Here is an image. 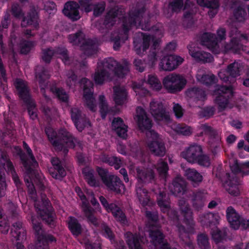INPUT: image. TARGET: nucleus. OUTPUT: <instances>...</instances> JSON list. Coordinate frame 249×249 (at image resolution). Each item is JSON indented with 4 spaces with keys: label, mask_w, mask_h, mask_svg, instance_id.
Segmentation results:
<instances>
[{
    "label": "nucleus",
    "mask_w": 249,
    "mask_h": 249,
    "mask_svg": "<svg viewBox=\"0 0 249 249\" xmlns=\"http://www.w3.org/2000/svg\"><path fill=\"white\" fill-rule=\"evenodd\" d=\"M146 8L144 6L141 7H137L131 10L128 17L125 16V11L121 8H114L109 10L106 15L103 24L107 28L112 27L116 22V18L119 17L122 18V27L123 32V39L124 41L128 38V33L131 27L136 26L138 23L141 24L143 16L145 12Z\"/></svg>",
    "instance_id": "1"
},
{
    "label": "nucleus",
    "mask_w": 249,
    "mask_h": 249,
    "mask_svg": "<svg viewBox=\"0 0 249 249\" xmlns=\"http://www.w3.org/2000/svg\"><path fill=\"white\" fill-rule=\"evenodd\" d=\"M151 42H152V45L148 55V60L149 63L153 65L160 57L158 52L160 39L147 33L139 32L134 38L133 45L136 53L140 56H142L149 49Z\"/></svg>",
    "instance_id": "2"
},
{
    "label": "nucleus",
    "mask_w": 249,
    "mask_h": 249,
    "mask_svg": "<svg viewBox=\"0 0 249 249\" xmlns=\"http://www.w3.org/2000/svg\"><path fill=\"white\" fill-rule=\"evenodd\" d=\"M45 132L49 142L54 149L58 151H62L66 156L69 148H74L75 147L76 139L72 135L65 129L60 131L59 138L56 131L50 127H46Z\"/></svg>",
    "instance_id": "3"
},
{
    "label": "nucleus",
    "mask_w": 249,
    "mask_h": 249,
    "mask_svg": "<svg viewBox=\"0 0 249 249\" xmlns=\"http://www.w3.org/2000/svg\"><path fill=\"white\" fill-rule=\"evenodd\" d=\"M138 183L136 185V192L140 203L143 207L149 205L150 196L148 191L143 187V183L151 182L155 179V172L149 168L137 167L136 169Z\"/></svg>",
    "instance_id": "4"
},
{
    "label": "nucleus",
    "mask_w": 249,
    "mask_h": 249,
    "mask_svg": "<svg viewBox=\"0 0 249 249\" xmlns=\"http://www.w3.org/2000/svg\"><path fill=\"white\" fill-rule=\"evenodd\" d=\"M181 214L183 216L184 223L188 226L186 229L181 224H178L177 228L180 233H193L194 231L195 221L193 216V212L188 203L184 200L180 199L178 201Z\"/></svg>",
    "instance_id": "5"
},
{
    "label": "nucleus",
    "mask_w": 249,
    "mask_h": 249,
    "mask_svg": "<svg viewBox=\"0 0 249 249\" xmlns=\"http://www.w3.org/2000/svg\"><path fill=\"white\" fill-rule=\"evenodd\" d=\"M213 94L216 96L214 101L218 109L223 111L228 105L229 99L233 96L232 87L217 85L213 91Z\"/></svg>",
    "instance_id": "6"
},
{
    "label": "nucleus",
    "mask_w": 249,
    "mask_h": 249,
    "mask_svg": "<svg viewBox=\"0 0 249 249\" xmlns=\"http://www.w3.org/2000/svg\"><path fill=\"white\" fill-rule=\"evenodd\" d=\"M13 218L18 220L12 223V228L10 233L12 236L17 241L16 247L17 249H24V246L21 244L26 238V231L23 226L22 222L19 220V215L16 211H12Z\"/></svg>",
    "instance_id": "7"
},
{
    "label": "nucleus",
    "mask_w": 249,
    "mask_h": 249,
    "mask_svg": "<svg viewBox=\"0 0 249 249\" xmlns=\"http://www.w3.org/2000/svg\"><path fill=\"white\" fill-rule=\"evenodd\" d=\"M146 135L149 137L147 146L151 153L156 156L163 157L166 153V148L159 134L154 130H150Z\"/></svg>",
    "instance_id": "8"
},
{
    "label": "nucleus",
    "mask_w": 249,
    "mask_h": 249,
    "mask_svg": "<svg viewBox=\"0 0 249 249\" xmlns=\"http://www.w3.org/2000/svg\"><path fill=\"white\" fill-rule=\"evenodd\" d=\"M186 80L183 76L173 73L166 76L162 81L164 87L171 93L180 91L186 85Z\"/></svg>",
    "instance_id": "9"
},
{
    "label": "nucleus",
    "mask_w": 249,
    "mask_h": 249,
    "mask_svg": "<svg viewBox=\"0 0 249 249\" xmlns=\"http://www.w3.org/2000/svg\"><path fill=\"white\" fill-rule=\"evenodd\" d=\"M150 111L156 122H162L165 124L171 123L169 112L161 101L153 100L150 103Z\"/></svg>",
    "instance_id": "10"
},
{
    "label": "nucleus",
    "mask_w": 249,
    "mask_h": 249,
    "mask_svg": "<svg viewBox=\"0 0 249 249\" xmlns=\"http://www.w3.org/2000/svg\"><path fill=\"white\" fill-rule=\"evenodd\" d=\"M32 223L37 241V243L35 247L45 246V248L48 249V245L56 243V239L53 235L42 232V225L40 222L32 218Z\"/></svg>",
    "instance_id": "11"
},
{
    "label": "nucleus",
    "mask_w": 249,
    "mask_h": 249,
    "mask_svg": "<svg viewBox=\"0 0 249 249\" xmlns=\"http://www.w3.org/2000/svg\"><path fill=\"white\" fill-rule=\"evenodd\" d=\"M42 202L41 206L35 205L37 213L42 220L52 228L55 226V224L50 201L48 198H43L42 199Z\"/></svg>",
    "instance_id": "12"
},
{
    "label": "nucleus",
    "mask_w": 249,
    "mask_h": 249,
    "mask_svg": "<svg viewBox=\"0 0 249 249\" xmlns=\"http://www.w3.org/2000/svg\"><path fill=\"white\" fill-rule=\"evenodd\" d=\"M81 83L84 84L83 97L85 100L87 107L90 110L94 112L96 110L95 99L93 96V84L86 78L81 79Z\"/></svg>",
    "instance_id": "13"
},
{
    "label": "nucleus",
    "mask_w": 249,
    "mask_h": 249,
    "mask_svg": "<svg viewBox=\"0 0 249 249\" xmlns=\"http://www.w3.org/2000/svg\"><path fill=\"white\" fill-rule=\"evenodd\" d=\"M71 119L79 132H82L88 125L91 126L89 119L77 107H72L70 111Z\"/></svg>",
    "instance_id": "14"
},
{
    "label": "nucleus",
    "mask_w": 249,
    "mask_h": 249,
    "mask_svg": "<svg viewBox=\"0 0 249 249\" xmlns=\"http://www.w3.org/2000/svg\"><path fill=\"white\" fill-rule=\"evenodd\" d=\"M14 86L16 94L25 105L33 101L30 89L23 80L20 78L16 79L14 82Z\"/></svg>",
    "instance_id": "15"
},
{
    "label": "nucleus",
    "mask_w": 249,
    "mask_h": 249,
    "mask_svg": "<svg viewBox=\"0 0 249 249\" xmlns=\"http://www.w3.org/2000/svg\"><path fill=\"white\" fill-rule=\"evenodd\" d=\"M183 59L178 55L164 56L159 63L160 69L165 71H171L176 69L183 61Z\"/></svg>",
    "instance_id": "16"
},
{
    "label": "nucleus",
    "mask_w": 249,
    "mask_h": 249,
    "mask_svg": "<svg viewBox=\"0 0 249 249\" xmlns=\"http://www.w3.org/2000/svg\"><path fill=\"white\" fill-rule=\"evenodd\" d=\"M157 202L163 213L169 215V213L171 212L173 214V218H178L177 212L171 210L170 198L168 193L163 191H160L157 197Z\"/></svg>",
    "instance_id": "17"
},
{
    "label": "nucleus",
    "mask_w": 249,
    "mask_h": 249,
    "mask_svg": "<svg viewBox=\"0 0 249 249\" xmlns=\"http://www.w3.org/2000/svg\"><path fill=\"white\" fill-rule=\"evenodd\" d=\"M200 129L202 131L200 136L204 134L209 138L210 142L212 143V146L215 148L219 147L221 144V137L217 131L209 125L207 124H201Z\"/></svg>",
    "instance_id": "18"
},
{
    "label": "nucleus",
    "mask_w": 249,
    "mask_h": 249,
    "mask_svg": "<svg viewBox=\"0 0 249 249\" xmlns=\"http://www.w3.org/2000/svg\"><path fill=\"white\" fill-rule=\"evenodd\" d=\"M137 123L139 129L142 131H150L152 126V120L148 117L145 110L141 107L136 108Z\"/></svg>",
    "instance_id": "19"
},
{
    "label": "nucleus",
    "mask_w": 249,
    "mask_h": 249,
    "mask_svg": "<svg viewBox=\"0 0 249 249\" xmlns=\"http://www.w3.org/2000/svg\"><path fill=\"white\" fill-rule=\"evenodd\" d=\"M241 70V64L233 62L228 66L225 71L220 72L218 76L224 82H228L231 77L235 78L240 75Z\"/></svg>",
    "instance_id": "20"
},
{
    "label": "nucleus",
    "mask_w": 249,
    "mask_h": 249,
    "mask_svg": "<svg viewBox=\"0 0 249 249\" xmlns=\"http://www.w3.org/2000/svg\"><path fill=\"white\" fill-rule=\"evenodd\" d=\"M51 162L53 168L49 169L50 175L53 178L61 180L67 174L61 160L57 157H53Z\"/></svg>",
    "instance_id": "21"
},
{
    "label": "nucleus",
    "mask_w": 249,
    "mask_h": 249,
    "mask_svg": "<svg viewBox=\"0 0 249 249\" xmlns=\"http://www.w3.org/2000/svg\"><path fill=\"white\" fill-rule=\"evenodd\" d=\"M79 5L73 1L67 2L63 9V14L72 21H76L80 19Z\"/></svg>",
    "instance_id": "22"
},
{
    "label": "nucleus",
    "mask_w": 249,
    "mask_h": 249,
    "mask_svg": "<svg viewBox=\"0 0 249 249\" xmlns=\"http://www.w3.org/2000/svg\"><path fill=\"white\" fill-rule=\"evenodd\" d=\"M226 217L228 221L232 228L237 230L239 229L240 225L243 227L244 220H245L231 206H229L227 208L226 210Z\"/></svg>",
    "instance_id": "23"
},
{
    "label": "nucleus",
    "mask_w": 249,
    "mask_h": 249,
    "mask_svg": "<svg viewBox=\"0 0 249 249\" xmlns=\"http://www.w3.org/2000/svg\"><path fill=\"white\" fill-rule=\"evenodd\" d=\"M192 46L193 45H189L188 49L189 54L196 61L205 63L213 61V58L211 53L200 50L198 48Z\"/></svg>",
    "instance_id": "24"
},
{
    "label": "nucleus",
    "mask_w": 249,
    "mask_h": 249,
    "mask_svg": "<svg viewBox=\"0 0 249 249\" xmlns=\"http://www.w3.org/2000/svg\"><path fill=\"white\" fill-rule=\"evenodd\" d=\"M104 184L108 190L117 195L122 194L125 189V186L120 178L114 175L108 178L107 183L105 182Z\"/></svg>",
    "instance_id": "25"
},
{
    "label": "nucleus",
    "mask_w": 249,
    "mask_h": 249,
    "mask_svg": "<svg viewBox=\"0 0 249 249\" xmlns=\"http://www.w3.org/2000/svg\"><path fill=\"white\" fill-rule=\"evenodd\" d=\"M202 153V149L200 145L194 143L190 145L184 151L181 152V157L190 163H195L196 158Z\"/></svg>",
    "instance_id": "26"
},
{
    "label": "nucleus",
    "mask_w": 249,
    "mask_h": 249,
    "mask_svg": "<svg viewBox=\"0 0 249 249\" xmlns=\"http://www.w3.org/2000/svg\"><path fill=\"white\" fill-rule=\"evenodd\" d=\"M220 218L218 213L208 212L200 214L198 221L202 227L208 228L216 226L219 223Z\"/></svg>",
    "instance_id": "27"
},
{
    "label": "nucleus",
    "mask_w": 249,
    "mask_h": 249,
    "mask_svg": "<svg viewBox=\"0 0 249 249\" xmlns=\"http://www.w3.org/2000/svg\"><path fill=\"white\" fill-rule=\"evenodd\" d=\"M80 50L87 56H92L98 52V43L96 39L88 38L85 39L80 45Z\"/></svg>",
    "instance_id": "28"
},
{
    "label": "nucleus",
    "mask_w": 249,
    "mask_h": 249,
    "mask_svg": "<svg viewBox=\"0 0 249 249\" xmlns=\"http://www.w3.org/2000/svg\"><path fill=\"white\" fill-rule=\"evenodd\" d=\"M112 129L116 133L117 136L126 139L127 137V125L124 123V120L120 117L114 118L112 122Z\"/></svg>",
    "instance_id": "29"
},
{
    "label": "nucleus",
    "mask_w": 249,
    "mask_h": 249,
    "mask_svg": "<svg viewBox=\"0 0 249 249\" xmlns=\"http://www.w3.org/2000/svg\"><path fill=\"white\" fill-rule=\"evenodd\" d=\"M191 196L193 208L197 211L200 210L204 205L205 195L204 191L195 190L193 191Z\"/></svg>",
    "instance_id": "30"
},
{
    "label": "nucleus",
    "mask_w": 249,
    "mask_h": 249,
    "mask_svg": "<svg viewBox=\"0 0 249 249\" xmlns=\"http://www.w3.org/2000/svg\"><path fill=\"white\" fill-rule=\"evenodd\" d=\"M186 183L181 178H175L170 188L171 193L176 196H180L183 195L186 191Z\"/></svg>",
    "instance_id": "31"
},
{
    "label": "nucleus",
    "mask_w": 249,
    "mask_h": 249,
    "mask_svg": "<svg viewBox=\"0 0 249 249\" xmlns=\"http://www.w3.org/2000/svg\"><path fill=\"white\" fill-rule=\"evenodd\" d=\"M149 235L152 243L155 246L162 243L165 239V235L160 227H152L149 230Z\"/></svg>",
    "instance_id": "32"
},
{
    "label": "nucleus",
    "mask_w": 249,
    "mask_h": 249,
    "mask_svg": "<svg viewBox=\"0 0 249 249\" xmlns=\"http://www.w3.org/2000/svg\"><path fill=\"white\" fill-rule=\"evenodd\" d=\"M100 159L103 163L114 167L116 170L119 169L122 165V159L120 157L103 154Z\"/></svg>",
    "instance_id": "33"
},
{
    "label": "nucleus",
    "mask_w": 249,
    "mask_h": 249,
    "mask_svg": "<svg viewBox=\"0 0 249 249\" xmlns=\"http://www.w3.org/2000/svg\"><path fill=\"white\" fill-rule=\"evenodd\" d=\"M68 219V228L72 235L75 237L80 235L83 232V228L78 219L72 216H69Z\"/></svg>",
    "instance_id": "34"
},
{
    "label": "nucleus",
    "mask_w": 249,
    "mask_h": 249,
    "mask_svg": "<svg viewBox=\"0 0 249 249\" xmlns=\"http://www.w3.org/2000/svg\"><path fill=\"white\" fill-rule=\"evenodd\" d=\"M82 173L84 179L89 186L91 187L98 186V182L94 176L93 169L89 166H86L82 168Z\"/></svg>",
    "instance_id": "35"
},
{
    "label": "nucleus",
    "mask_w": 249,
    "mask_h": 249,
    "mask_svg": "<svg viewBox=\"0 0 249 249\" xmlns=\"http://www.w3.org/2000/svg\"><path fill=\"white\" fill-rule=\"evenodd\" d=\"M126 242L130 249H142L141 238L137 233L128 231L125 234Z\"/></svg>",
    "instance_id": "36"
},
{
    "label": "nucleus",
    "mask_w": 249,
    "mask_h": 249,
    "mask_svg": "<svg viewBox=\"0 0 249 249\" xmlns=\"http://www.w3.org/2000/svg\"><path fill=\"white\" fill-rule=\"evenodd\" d=\"M114 101L116 105L120 106L124 104L127 99V92L126 89L120 86L113 87Z\"/></svg>",
    "instance_id": "37"
},
{
    "label": "nucleus",
    "mask_w": 249,
    "mask_h": 249,
    "mask_svg": "<svg viewBox=\"0 0 249 249\" xmlns=\"http://www.w3.org/2000/svg\"><path fill=\"white\" fill-rule=\"evenodd\" d=\"M184 176L188 180L191 181L194 186L198 185L203 180L202 176L195 169H187Z\"/></svg>",
    "instance_id": "38"
},
{
    "label": "nucleus",
    "mask_w": 249,
    "mask_h": 249,
    "mask_svg": "<svg viewBox=\"0 0 249 249\" xmlns=\"http://www.w3.org/2000/svg\"><path fill=\"white\" fill-rule=\"evenodd\" d=\"M200 41L202 45L209 46L214 48L217 46L216 35L211 33H204L200 37Z\"/></svg>",
    "instance_id": "39"
},
{
    "label": "nucleus",
    "mask_w": 249,
    "mask_h": 249,
    "mask_svg": "<svg viewBox=\"0 0 249 249\" xmlns=\"http://www.w3.org/2000/svg\"><path fill=\"white\" fill-rule=\"evenodd\" d=\"M188 96L194 98L197 101H204L206 99V94L203 89L198 87H193L187 90Z\"/></svg>",
    "instance_id": "40"
},
{
    "label": "nucleus",
    "mask_w": 249,
    "mask_h": 249,
    "mask_svg": "<svg viewBox=\"0 0 249 249\" xmlns=\"http://www.w3.org/2000/svg\"><path fill=\"white\" fill-rule=\"evenodd\" d=\"M38 14L34 6L32 7L26 17H24L23 19V22L26 21L29 25H33L35 28L38 26L37 22Z\"/></svg>",
    "instance_id": "41"
},
{
    "label": "nucleus",
    "mask_w": 249,
    "mask_h": 249,
    "mask_svg": "<svg viewBox=\"0 0 249 249\" xmlns=\"http://www.w3.org/2000/svg\"><path fill=\"white\" fill-rule=\"evenodd\" d=\"M36 77L38 80L40 87L45 83L46 79L50 78L49 71L43 66H38L36 69Z\"/></svg>",
    "instance_id": "42"
},
{
    "label": "nucleus",
    "mask_w": 249,
    "mask_h": 249,
    "mask_svg": "<svg viewBox=\"0 0 249 249\" xmlns=\"http://www.w3.org/2000/svg\"><path fill=\"white\" fill-rule=\"evenodd\" d=\"M85 37V34L82 30H79L74 34L69 35L68 39L69 42L72 44V45L78 46L80 47V45L84 41Z\"/></svg>",
    "instance_id": "43"
},
{
    "label": "nucleus",
    "mask_w": 249,
    "mask_h": 249,
    "mask_svg": "<svg viewBox=\"0 0 249 249\" xmlns=\"http://www.w3.org/2000/svg\"><path fill=\"white\" fill-rule=\"evenodd\" d=\"M51 91L62 102L68 103L69 95L62 88H58L55 85H52L50 88Z\"/></svg>",
    "instance_id": "44"
},
{
    "label": "nucleus",
    "mask_w": 249,
    "mask_h": 249,
    "mask_svg": "<svg viewBox=\"0 0 249 249\" xmlns=\"http://www.w3.org/2000/svg\"><path fill=\"white\" fill-rule=\"evenodd\" d=\"M82 211L89 223L93 225L96 228L100 227V223L98 219L94 216V210L91 206L83 210Z\"/></svg>",
    "instance_id": "45"
},
{
    "label": "nucleus",
    "mask_w": 249,
    "mask_h": 249,
    "mask_svg": "<svg viewBox=\"0 0 249 249\" xmlns=\"http://www.w3.org/2000/svg\"><path fill=\"white\" fill-rule=\"evenodd\" d=\"M82 211L89 223L93 225L96 228L100 227V223L98 219L94 216V210L91 206L83 210Z\"/></svg>",
    "instance_id": "46"
},
{
    "label": "nucleus",
    "mask_w": 249,
    "mask_h": 249,
    "mask_svg": "<svg viewBox=\"0 0 249 249\" xmlns=\"http://www.w3.org/2000/svg\"><path fill=\"white\" fill-rule=\"evenodd\" d=\"M110 76V73L105 69H102L95 71L93 79L96 85H102L105 80Z\"/></svg>",
    "instance_id": "47"
},
{
    "label": "nucleus",
    "mask_w": 249,
    "mask_h": 249,
    "mask_svg": "<svg viewBox=\"0 0 249 249\" xmlns=\"http://www.w3.org/2000/svg\"><path fill=\"white\" fill-rule=\"evenodd\" d=\"M241 48L240 39L237 37H233L229 43L225 44L224 48L226 51H231L237 53Z\"/></svg>",
    "instance_id": "48"
},
{
    "label": "nucleus",
    "mask_w": 249,
    "mask_h": 249,
    "mask_svg": "<svg viewBox=\"0 0 249 249\" xmlns=\"http://www.w3.org/2000/svg\"><path fill=\"white\" fill-rule=\"evenodd\" d=\"M196 77L199 82L206 86H210L216 83V77L213 74L211 75L197 74Z\"/></svg>",
    "instance_id": "49"
},
{
    "label": "nucleus",
    "mask_w": 249,
    "mask_h": 249,
    "mask_svg": "<svg viewBox=\"0 0 249 249\" xmlns=\"http://www.w3.org/2000/svg\"><path fill=\"white\" fill-rule=\"evenodd\" d=\"M246 16V10L243 6H237L233 11V18L237 22H243L245 20Z\"/></svg>",
    "instance_id": "50"
},
{
    "label": "nucleus",
    "mask_w": 249,
    "mask_h": 249,
    "mask_svg": "<svg viewBox=\"0 0 249 249\" xmlns=\"http://www.w3.org/2000/svg\"><path fill=\"white\" fill-rule=\"evenodd\" d=\"M147 83L153 89L159 91L162 88L161 84L158 77L152 74H149L147 79Z\"/></svg>",
    "instance_id": "51"
},
{
    "label": "nucleus",
    "mask_w": 249,
    "mask_h": 249,
    "mask_svg": "<svg viewBox=\"0 0 249 249\" xmlns=\"http://www.w3.org/2000/svg\"><path fill=\"white\" fill-rule=\"evenodd\" d=\"M197 3L200 6L216 10L219 7L218 0H197Z\"/></svg>",
    "instance_id": "52"
},
{
    "label": "nucleus",
    "mask_w": 249,
    "mask_h": 249,
    "mask_svg": "<svg viewBox=\"0 0 249 249\" xmlns=\"http://www.w3.org/2000/svg\"><path fill=\"white\" fill-rule=\"evenodd\" d=\"M35 41L24 40L20 44V52L23 54H27L34 47Z\"/></svg>",
    "instance_id": "53"
},
{
    "label": "nucleus",
    "mask_w": 249,
    "mask_h": 249,
    "mask_svg": "<svg viewBox=\"0 0 249 249\" xmlns=\"http://www.w3.org/2000/svg\"><path fill=\"white\" fill-rule=\"evenodd\" d=\"M157 170L160 177L166 178L169 170L167 162L162 160L159 161L157 165Z\"/></svg>",
    "instance_id": "54"
},
{
    "label": "nucleus",
    "mask_w": 249,
    "mask_h": 249,
    "mask_svg": "<svg viewBox=\"0 0 249 249\" xmlns=\"http://www.w3.org/2000/svg\"><path fill=\"white\" fill-rule=\"evenodd\" d=\"M101 234L102 235L108 239L111 242L114 241L115 235L111 229L104 222L101 225Z\"/></svg>",
    "instance_id": "55"
},
{
    "label": "nucleus",
    "mask_w": 249,
    "mask_h": 249,
    "mask_svg": "<svg viewBox=\"0 0 249 249\" xmlns=\"http://www.w3.org/2000/svg\"><path fill=\"white\" fill-rule=\"evenodd\" d=\"M184 6V0H172L168 4V7L173 13H178Z\"/></svg>",
    "instance_id": "56"
},
{
    "label": "nucleus",
    "mask_w": 249,
    "mask_h": 249,
    "mask_svg": "<svg viewBox=\"0 0 249 249\" xmlns=\"http://www.w3.org/2000/svg\"><path fill=\"white\" fill-rule=\"evenodd\" d=\"M197 244L201 249H208L210 248L208 236L204 233H201L197 237Z\"/></svg>",
    "instance_id": "57"
},
{
    "label": "nucleus",
    "mask_w": 249,
    "mask_h": 249,
    "mask_svg": "<svg viewBox=\"0 0 249 249\" xmlns=\"http://www.w3.org/2000/svg\"><path fill=\"white\" fill-rule=\"evenodd\" d=\"M0 82L1 88L3 91H6L8 87L7 77L6 70L3 65L0 66Z\"/></svg>",
    "instance_id": "58"
},
{
    "label": "nucleus",
    "mask_w": 249,
    "mask_h": 249,
    "mask_svg": "<svg viewBox=\"0 0 249 249\" xmlns=\"http://www.w3.org/2000/svg\"><path fill=\"white\" fill-rule=\"evenodd\" d=\"M75 192L77 193L78 196L79 197L82 201L81 208L82 210H84L88 207H90L89 201L87 198L86 196L79 187H76L75 188Z\"/></svg>",
    "instance_id": "59"
},
{
    "label": "nucleus",
    "mask_w": 249,
    "mask_h": 249,
    "mask_svg": "<svg viewBox=\"0 0 249 249\" xmlns=\"http://www.w3.org/2000/svg\"><path fill=\"white\" fill-rule=\"evenodd\" d=\"M18 154L19 157L22 165L25 169L28 172H31L32 171V168L25 153H24L21 149H20Z\"/></svg>",
    "instance_id": "60"
},
{
    "label": "nucleus",
    "mask_w": 249,
    "mask_h": 249,
    "mask_svg": "<svg viewBox=\"0 0 249 249\" xmlns=\"http://www.w3.org/2000/svg\"><path fill=\"white\" fill-rule=\"evenodd\" d=\"M182 23L187 28H190L193 26L194 19L193 13L191 12L188 11L184 13Z\"/></svg>",
    "instance_id": "61"
},
{
    "label": "nucleus",
    "mask_w": 249,
    "mask_h": 249,
    "mask_svg": "<svg viewBox=\"0 0 249 249\" xmlns=\"http://www.w3.org/2000/svg\"><path fill=\"white\" fill-rule=\"evenodd\" d=\"M27 106V111L28 114L31 119L36 120L37 117L36 112V106L33 101L30 102L29 104H25Z\"/></svg>",
    "instance_id": "62"
},
{
    "label": "nucleus",
    "mask_w": 249,
    "mask_h": 249,
    "mask_svg": "<svg viewBox=\"0 0 249 249\" xmlns=\"http://www.w3.org/2000/svg\"><path fill=\"white\" fill-rule=\"evenodd\" d=\"M133 89L136 95L141 97L145 96L149 92L148 90L143 88L142 85L140 84L134 83L133 84Z\"/></svg>",
    "instance_id": "63"
},
{
    "label": "nucleus",
    "mask_w": 249,
    "mask_h": 249,
    "mask_svg": "<svg viewBox=\"0 0 249 249\" xmlns=\"http://www.w3.org/2000/svg\"><path fill=\"white\" fill-rule=\"evenodd\" d=\"M118 63L113 58L109 57L104 60V67L113 71L116 66H118Z\"/></svg>",
    "instance_id": "64"
}]
</instances>
